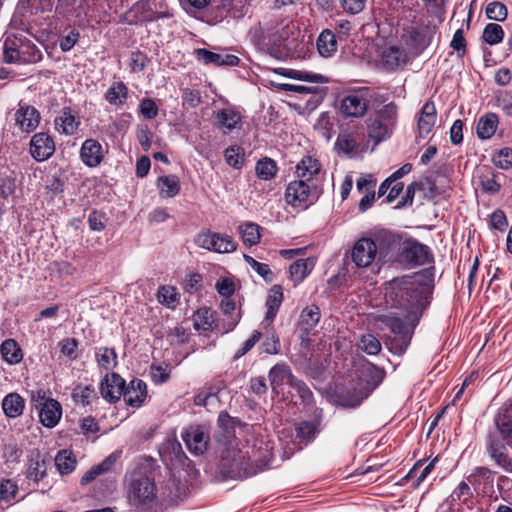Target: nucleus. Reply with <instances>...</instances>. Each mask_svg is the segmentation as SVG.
I'll use <instances>...</instances> for the list:
<instances>
[{
    "mask_svg": "<svg viewBox=\"0 0 512 512\" xmlns=\"http://www.w3.org/2000/svg\"><path fill=\"white\" fill-rule=\"evenodd\" d=\"M217 422L220 428L217 441L221 451L219 470L225 478L244 479L257 474L268 465V449L264 454L257 455L259 451L255 449L249 452L239 448L233 432L235 420L228 413L221 412Z\"/></svg>",
    "mask_w": 512,
    "mask_h": 512,
    "instance_id": "nucleus-1",
    "label": "nucleus"
},
{
    "mask_svg": "<svg viewBox=\"0 0 512 512\" xmlns=\"http://www.w3.org/2000/svg\"><path fill=\"white\" fill-rule=\"evenodd\" d=\"M424 288L413 276L395 278L385 286V301L403 311V317L414 324L423 309Z\"/></svg>",
    "mask_w": 512,
    "mask_h": 512,
    "instance_id": "nucleus-2",
    "label": "nucleus"
},
{
    "mask_svg": "<svg viewBox=\"0 0 512 512\" xmlns=\"http://www.w3.org/2000/svg\"><path fill=\"white\" fill-rule=\"evenodd\" d=\"M385 370L368 362L361 366L356 383L335 396V403L346 408H355L366 399L385 378Z\"/></svg>",
    "mask_w": 512,
    "mask_h": 512,
    "instance_id": "nucleus-3",
    "label": "nucleus"
},
{
    "mask_svg": "<svg viewBox=\"0 0 512 512\" xmlns=\"http://www.w3.org/2000/svg\"><path fill=\"white\" fill-rule=\"evenodd\" d=\"M383 243L386 244L390 261H397L411 267L421 266L432 260L429 248L415 239L409 238L401 242L394 234L386 233L383 235Z\"/></svg>",
    "mask_w": 512,
    "mask_h": 512,
    "instance_id": "nucleus-4",
    "label": "nucleus"
},
{
    "mask_svg": "<svg viewBox=\"0 0 512 512\" xmlns=\"http://www.w3.org/2000/svg\"><path fill=\"white\" fill-rule=\"evenodd\" d=\"M397 119L398 107L393 102L371 113L365 120L368 142L373 141L374 146H376L389 139L394 131Z\"/></svg>",
    "mask_w": 512,
    "mask_h": 512,
    "instance_id": "nucleus-5",
    "label": "nucleus"
},
{
    "mask_svg": "<svg viewBox=\"0 0 512 512\" xmlns=\"http://www.w3.org/2000/svg\"><path fill=\"white\" fill-rule=\"evenodd\" d=\"M371 98L367 87L348 90L340 98L339 114L345 119H362L368 112Z\"/></svg>",
    "mask_w": 512,
    "mask_h": 512,
    "instance_id": "nucleus-6",
    "label": "nucleus"
},
{
    "mask_svg": "<svg viewBox=\"0 0 512 512\" xmlns=\"http://www.w3.org/2000/svg\"><path fill=\"white\" fill-rule=\"evenodd\" d=\"M127 498L131 506L146 510L156 503L157 487L147 476H133L128 484Z\"/></svg>",
    "mask_w": 512,
    "mask_h": 512,
    "instance_id": "nucleus-7",
    "label": "nucleus"
},
{
    "mask_svg": "<svg viewBox=\"0 0 512 512\" xmlns=\"http://www.w3.org/2000/svg\"><path fill=\"white\" fill-rule=\"evenodd\" d=\"M377 256L379 261L382 262H388L392 259L386 244L383 243V237L379 245L370 238H360L355 242L351 252L352 261L360 268L369 267Z\"/></svg>",
    "mask_w": 512,
    "mask_h": 512,
    "instance_id": "nucleus-8",
    "label": "nucleus"
},
{
    "mask_svg": "<svg viewBox=\"0 0 512 512\" xmlns=\"http://www.w3.org/2000/svg\"><path fill=\"white\" fill-rule=\"evenodd\" d=\"M316 198V185L299 179L291 181L285 190L286 203L295 209H307Z\"/></svg>",
    "mask_w": 512,
    "mask_h": 512,
    "instance_id": "nucleus-9",
    "label": "nucleus"
},
{
    "mask_svg": "<svg viewBox=\"0 0 512 512\" xmlns=\"http://www.w3.org/2000/svg\"><path fill=\"white\" fill-rule=\"evenodd\" d=\"M435 32L436 27L430 21L420 18L407 30L406 44L418 55L430 45Z\"/></svg>",
    "mask_w": 512,
    "mask_h": 512,
    "instance_id": "nucleus-10",
    "label": "nucleus"
},
{
    "mask_svg": "<svg viewBox=\"0 0 512 512\" xmlns=\"http://www.w3.org/2000/svg\"><path fill=\"white\" fill-rule=\"evenodd\" d=\"M195 242L199 247L217 253H230L237 248V243L231 236L220 233L202 232L198 234Z\"/></svg>",
    "mask_w": 512,
    "mask_h": 512,
    "instance_id": "nucleus-11",
    "label": "nucleus"
},
{
    "mask_svg": "<svg viewBox=\"0 0 512 512\" xmlns=\"http://www.w3.org/2000/svg\"><path fill=\"white\" fill-rule=\"evenodd\" d=\"M289 28V24H287L281 30L272 31L270 28L259 24L249 30L248 37L254 45L259 47L269 44L278 45L281 41L288 38Z\"/></svg>",
    "mask_w": 512,
    "mask_h": 512,
    "instance_id": "nucleus-12",
    "label": "nucleus"
},
{
    "mask_svg": "<svg viewBox=\"0 0 512 512\" xmlns=\"http://www.w3.org/2000/svg\"><path fill=\"white\" fill-rule=\"evenodd\" d=\"M377 321L383 323L387 326L392 333L395 335H399L402 345L407 347L409 344L413 327L416 325L418 321H415L412 324L405 318V321L395 315L394 313L380 314L377 316Z\"/></svg>",
    "mask_w": 512,
    "mask_h": 512,
    "instance_id": "nucleus-13",
    "label": "nucleus"
},
{
    "mask_svg": "<svg viewBox=\"0 0 512 512\" xmlns=\"http://www.w3.org/2000/svg\"><path fill=\"white\" fill-rule=\"evenodd\" d=\"M187 449L194 455H202L208 449L210 436L203 426H190L182 434Z\"/></svg>",
    "mask_w": 512,
    "mask_h": 512,
    "instance_id": "nucleus-14",
    "label": "nucleus"
},
{
    "mask_svg": "<svg viewBox=\"0 0 512 512\" xmlns=\"http://www.w3.org/2000/svg\"><path fill=\"white\" fill-rule=\"evenodd\" d=\"M368 140L363 133L342 132L338 135L335 146L346 155H356L368 148Z\"/></svg>",
    "mask_w": 512,
    "mask_h": 512,
    "instance_id": "nucleus-15",
    "label": "nucleus"
},
{
    "mask_svg": "<svg viewBox=\"0 0 512 512\" xmlns=\"http://www.w3.org/2000/svg\"><path fill=\"white\" fill-rule=\"evenodd\" d=\"M30 154L38 162L49 159L55 152V142L48 133H35L30 140Z\"/></svg>",
    "mask_w": 512,
    "mask_h": 512,
    "instance_id": "nucleus-16",
    "label": "nucleus"
},
{
    "mask_svg": "<svg viewBox=\"0 0 512 512\" xmlns=\"http://www.w3.org/2000/svg\"><path fill=\"white\" fill-rule=\"evenodd\" d=\"M39 111L28 104L20 103L14 113L15 125L25 133L33 132L40 123Z\"/></svg>",
    "mask_w": 512,
    "mask_h": 512,
    "instance_id": "nucleus-17",
    "label": "nucleus"
},
{
    "mask_svg": "<svg viewBox=\"0 0 512 512\" xmlns=\"http://www.w3.org/2000/svg\"><path fill=\"white\" fill-rule=\"evenodd\" d=\"M215 125L224 133L241 127L242 115L239 111L228 107L214 112Z\"/></svg>",
    "mask_w": 512,
    "mask_h": 512,
    "instance_id": "nucleus-18",
    "label": "nucleus"
},
{
    "mask_svg": "<svg viewBox=\"0 0 512 512\" xmlns=\"http://www.w3.org/2000/svg\"><path fill=\"white\" fill-rule=\"evenodd\" d=\"M125 389V381L118 374L106 376L100 385V393L104 399L109 402H116L123 396Z\"/></svg>",
    "mask_w": 512,
    "mask_h": 512,
    "instance_id": "nucleus-19",
    "label": "nucleus"
},
{
    "mask_svg": "<svg viewBox=\"0 0 512 512\" xmlns=\"http://www.w3.org/2000/svg\"><path fill=\"white\" fill-rule=\"evenodd\" d=\"M80 158L88 167H97L104 158L103 147L95 139H86L80 149Z\"/></svg>",
    "mask_w": 512,
    "mask_h": 512,
    "instance_id": "nucleus-20",
    "label": "nucleus"
},
{
    "mask_svg": "<svg viewBox=\"0 0 512 512\" xmlns=\"http://www.w3.org/2000/svg\"><path fill=\"white\" fill-rule=\"evenodd\" d=\"M195 57L203 64L214 66H237L240 61L236 55L219 54L203 48L195 50Z\"/></svg>",
    "mask_w": 512,
    "mask_h": 512,
    "instance_id": "nucleus-21",
    "label": "nucleus"
},
{
    "mask_svg": "<svg viewBox=\"0 0 512 512\" xmlns=\"http://www.w3.org/2000/svg\"><path fill=\"white\" fill-rule=\"evenodd\" d=\"M467 481L476 491L486 494L493 489L494 472L486 467H477L467 477Z\"/></svg>",
    "mask_w": 512,
    "mask_h": 512,
    "instance_id": "nucleus-22",
    "label": "nucleus"
},
{
    "mask_svg": "<svg viewBox=\"0 0 512 512\" xmlns=\"http://www.w3.org/2000/svg\"><path fill=\"white\" fill-rule=\"evenodd\" d=\"M54 124L59 133L74 135L80 126V119L70 108H63L55 118Z\"/></svg>",
    "mask_w": 512,
    "mask_h": 512,
    "instance_id": "nucleus-23",
    "label": "nucleus"
},
{
    "mask_svg": "<svg viewBox=\"0 0 512 512\" xmlns=\"http://www.w3.org/2000/svg\"><path fill=\"white\" fill-rule=\"evenodd\" d=\"M25 38L22 32L6 34L3 43V58L6 63H17Z\"/></svg>",
    "mask_w": 512,
    "mask_h": 512,
    "instance_id": "nucleus-24",
    "label": "nucleus"
},
{
    "mask_svg": "<svg viewBox=\"0 0 512 512\" xmlns=\"http://www.w3.org/2000/svg\"><path fill=\"white\" fill-rule=\"evenodd\" d=\"M320 171L321 164L318 159L307 155L297 163L295 175L303 182L313 183L314 178L320 173Z\"/></svg>",
    "mask_w": 512,
    "mask_h": 512,
    "instance_id": "nucleus-25",
    "label": "nucleus"
},
{
    "mask_svg": "<svg viewBox=\"0 0 512 512\" xmlns=\"http://www.w3.org/2000/svg\"><path fill=\"white\" fill-rule=\"evenodd\" d=\"M147 395L146 383L140 379H134L127 388L124 389V401L132 407H139L144 402Z\"/></svg>",
    "mask_w": 512,
    "mask_h": 512,
    "instance_id": "nucleus-26",
    "label": "nucleus"
},
{
    "mask_svg": "<svg viewBox=\"0 0 512 512\" xmlns=\"http://www.w3.org/2000/svg\"><path fill=\"white\" fill-rule=\"evenodd\" d=\"M61 416L62 407L60 403L54 399L47 400L39 412L41 423L48 428L55 427L60 421Z\"/></svg>",
    "mask_w": 512,
    "mask_h": 512,
    "instance_id": "nucleus-27",
    "label": "nucleus"
},
{
    "mask_svg": "<svg viewBox=\"0 0 512 512\" xmlns=\"http://www.w3.org/2000/svg\"><path fill=\"white\" fill-rule=\"evenodd\" d=\"M436 118L435 105L432 102H426L418 118V134L421 138H426L431 133L435 126Z\"/></svg>",
    "mask_w": 512,
    "mask_h": 512,
    "instance_id": "nucleus-28",
    "label": "nucleus"
},
{
    "mask_svg": "<svg viewBox=\"0 0 512 512\" xmlns=\"http://www.w3.org/2000/svg\"><path fill=\"white\" fill-rule=\"evenodd\" d=\"M283 301V289L280 285H273L266 300L267 312L262 322L264 326H269L274 321V318Z\"/></svg>",
    "mask_w": 512,
    "mask_h": 512,
    "instance_id": "nucleus-29",
    "label": "nucleus"
},
{
    "mask_svg": "<svg viewBox=\"0 0 512 512\" xmlns=\"http://www.w3.org/2000/svg\"><path fill=\"white\" fill-rule=\"evenodd\" d=\"M407 62V55L404 50L396 46L385 48L381 54V63L388 70H395Z\"/></svg>",
    "mask_w": 512,
    "mask_h": 512,
    "instance_id": "nucleus-30",
    "label": "nucleus"
},
{
    "mask_svg": "<svg viewBox=\"0 0 512 512\" xmlns=\"http://www.w3.org/2000/svg\"><path fill=\"white\" fill-rule=\"evenodd\" d=\"M473 502V492L470 488L469 482L461 481L457 487L452 491L447 498V503L450 507L465 505L471 508Z\"/></svg>",
    "mask_w": 512,
    "mask_h": 512,
    "instance_id": "nucleus-31",
    "label": "nucleus"
},
{
    "mask_svg": "<svg viewBox=\"0 0 512 512\" xmlns=\"http://www.w3.org/2000/svg\"><path fill=\"white\" fill-rule=\"evenodd\" d=\"M294 375L288 365L281 363L274 365L269 371L270 385L276 394L279 393L278 388L284 384H290Z\"/></svg>",
    "mask_w": 512,
    "mask_h": 512,
    "instance_id": "nucleus-32",
    "label": "nucleus"
},
{
    "mask_svg": "<svg viewBox=\"0 0 512 512\" xmlns=\"http://www.w3.org/2000/svg\"><path fill=\"white\" fill-rule=\"evenodd\" d=\"M25 408V400L18 393H9L2 400V410L9 418H17L22 415Z\"/></svg>",
    "mask_w": 512,
    "mask_h": 512,
    "instance_id": "nucleus-33",
    "label": "nucleus"
},
{
    "mask_svg": "<svg viewBox=\"0 0 512 512\" xmlns=\"http://www.w3.org/2000/svg\"><path fill=\"white\" fill-rule=\"evenodd\" d=\"M159 195L162 198H173L180 192V181L176 175H164L157 179Z\"/></svg>",
    "mask_w": 512,
    "mask_h": 512,
    "instance_id": "nucleus-34",
    "label": "nucleus"
},
{
    "mask_svg": "<svg viewBox=\"0 0 512 512\" xmlns=\"http://www.w3.org/2000/svg\"><path fill=\"white\" fill-rule=\"evenodd\" d=\"M128 88L122 81H115L105 93V100L113 106L124 105L128 98Z\"/></svg>",
    "mask_w": 512,
    "mask_h": 512,
    "instance_id": "nucleus-35",
    "label": "nucleus"
},
{
    "mask_svg": "<svg viewBox=\"0 0 512 512\" xmlns=\"http://www.w3.org/2000/svg\"><path fill=\"white\" fill-rule=\"evenodd\" d=\"M317 49L322 57H331L337 51L335 34L329 30H323L317 39Z\"/></svg>",
    "mask_w": 512,
    "mask_h": 512,
    "instance_id": "nucleus-36",
    "label": "nucleus"
},
{
    "mask_svg": "<svg viewBox=\"0 0 512 512\" xmlns=\"http://www.w3.org/2000/svg\"><path fill=\"white\" fill-rule=\"evenodd\" d=\"M320 309L316 305H310L304 308L300 314L299 327L308 333L316 327L320 321Z\"/></svg>",
    "mask_w": 512,
    "mask_h": 512,
    "instance_id": "nucleus-37",
    "label": "nucleus"
},
{
    "mask_svg": "<svg viewBox=\"0 0 512 512\" xmlns=\"http://www.w3.org/2000/svg\"><path fill=\"white\" fill-rule=\"evenodd\" d=\"M2 358L11 365L18 364L23 359L22 350L14 339L5 340L0 346Z\"/></svg>",
    "mask_w": 512,
    "mask_h": 512,
    "instance_id": "nucleus-38",
    "label": "nucleus"
},
{
    "mask_svg": "<svg viewBox=\"0 0 512 512\" xmlns=\"http://www.w3.org/2000/svg\"><path fill=\"white\" fill-rule=\"evenodd\" d=\"M498 117L496 114H486L478 120L477 135L481 139H490L496 132Z\"/></svg>",
    "mask_w": 512,
    "mask_h": 512,
    "instance_id": "nucleus-39",
    "label": "nucleus"
},
{
    "mask_svg": "<svg viewBox=\"0 0 512 512\" xmlns=\"http://www.w3.org/2000/svg\"><path fill=\"white\" fill-rule=\"evenodd\" d=\"M495 423L502 436L507 439V444L512 446V409L505 408L499 412Z\"/></svg>",
    "mask_w": 512,
    "mask_h": 512,
    "instance_id": "nucleus-40",
    "label": "nucleus"
},
{
    "mask_svg": "<svg viewBox=\"0 0 512 512\" xmlns=\"http://www.w3.org/2000/svg\"><path fill=\"white\" fill-rule=\"evenodd\" d=\"M47 471V461L40 454L36 453L31 457L27 471V477L35 482L44 478Z\"/></svg>",
    "mask_w": 512,
    "mask_h": 512,
    "instance_id": "nucleus-41",
    "label": "nucleus"
},
{
    "mask_svg": "<svg viewBox=\"0 0 512 512\" xmlns=\"http://www.w3.org/2000/svg\"><path fill=\"white\" fill-rule=\"evenodd\" d=\"M488 451L499 467L508 473H512V460L506 454L504 446L491 442Z\"/></svg>",
    "mask_w": 512,
    "mask_h": 512,
    "instance_id": "nucleus-42",
    "label": "nucleus"
},
{
    "mask_svg": "<svg viewBox=\"0 0 512 512\" xmlns=\"http://www.w3.org/2000/svg\"><path fill=\"white\" fill-rule=\"evenodd\" d=\"M42 59L41 51L35 46V44L25 38L22 48L19 52V60L17 63H37Z\"/></svg>",
    "mask_w": 512,
    "mask_h": 512,
    "instance_id": "nucleus-43",
    "label": "nucleus"
},
{
    "mask_svg": "<svg viewBox=\"0 0 512 512\" xmlns=\"http://www.w3.org/2000/svg\"><path fill=\"white\" fill-rule=\"evenodd\" d=\"M260 229L261 227L258 224L252 222L244 223L238 228L243 243L247 246L259 243L261 239Z\"/></svg>",
    "mask_w": 512,
    "mask_h": 512,
    "instance_id": "nucleus-44",
    "label": "nucleus"
},
{
    "mask_svg": "<svg viewBox=\"0 0 512 512\" xmlns=\"http://www.w3.org/2000/svg\"><path fill=\"white\" fill-rule=\"evenodd\" d=\"M313 266L314 261L312 259L297 260L289 268L291 278L295 283H300L311 272Z\"/></svg>",
    "mask_w": 512,
    "mask_h": 512,
    "instance_id": "nucleus-45",
    "label": "nucleus"
},
{
    "mask_svg": "<svg viewBox=\"0 0 512 512\" xmlns=\"http://www.w3.org/2000/svg\"><path fill=\"white\" fill-rule=\"evenodd\" d=\"M213 323V313L208 308H200L193 315V324L197 331H209L212 329Z\"/></svg>",
    "mask_w": 512,
    "mask_h": 512,
    "instance_id": "nucleus-46",
    "label": "nucleus"
},
{
    "mask_svg": "<svg viewBox=\"0 0 512 512\" xmlns=\"http://www.w3.org/2000/svg\"><path fill=\"white\" fill-rule=\"evenodd\" d=\"M278 171V167L276 162L271 158H263L260 159L255 166V172L259 179L261 180H271L273 179Z\"/></svg>",
    "mask_w": 512,
    "mask_h": 512,
    "instance_id": "nucleus-47",
    "label": "nucleus"
},
{
    "mask_svg": "<svg viewBox=\"0 0 512 512\" xmlns=\"http://www.w3.org/2000/svg\"><path fill=\"white\" fill-rule=\"evenodd\" d=\"M72 398L76 404L86 406L97 398V393L92 386L77 385L72 391Z\"/></svg>",
    "mask_w": 512,
    "mask_h": 512,
    "instance_id": "nucleus-48",
    "label": "nucleus"
},
{
    "mask_svg": "<svg viewBox=\"0 0 512 512\" xmlns=\"http://www.w3.org/2000/svg\"><path fill=\"white\" fill-rule=\"evenodd\" d=\"M221 388L222 382L220 380H218L217 383L205 384L195 395L194 404L197 406H206L209 398L215 396Z\"/></svg>",
    "mask_w": 512,
    "mask_h": 512,
    "instance_id": "nucleus-49",
    "label": "nucleus"
},
{
    "mask_svg": "<svg viewBox=\"0 0 512 512\" xmlns=\"http://www.w3.org/2000/svg\"><path fill=\"white\" fill-rule=\"evenodd\" d=\"M96 360L101 368L109 370L116 366L117 354L114 349L101 347L96 352Z\"/></svg>",
    "mask_w": 512,
    "mask_h": 512,
    "instance_id": "nucleus-50",
    "label": "nucleus"
},
{
    "mask_svg": "<svg viewBox=\"0 0 512 512\" xmlns=\"http://www.w3.org/2000/svg\"><path fill=\"white\" fill-rule=\"evenodd\" d=\"M157 300L168 308H174L179 302V294L172 286H161L157 292Z\"/></svg>",
    "mask_w": 512,
    "mask_h": 512,
    "instance_id": "nucleus-51",
    "label": "nucleus"
},
{
    "mask_svg": "<svg viewBox=\"0 0 512 512\" xmlns=\"http://www.w3.org/2000/svg\"><path fill=\"white\" fill-rule=\"evenodd\" d=\"M55 465L61 474H69L75 469L76 460L70 452L62 450L55 457Z\"/></svg>",
    "mask_w": 512,
    "mask_h": 512,
    "instance_id": "nucleus-52",
    "label": "nucleus"
},
{
    "mask_svg": "<svg viewBox=\"0 0 512 512\" xmlns=\"http://www.w3.org/2000/svg\"><path fill=\"white\" fill-rule=\"evenodd\" d=\"M482 37L486 43L495 45L502 41L504 37V31L499 24L490 23L487 24L484 28Z\"/></svg>",
    "mask_w": 512,
    "mask_h": 512,
    "instance_id": "nucleus-53",
    "label": "nucleus"
},
{
    "mask_svg": "<svg viewBox=\"0 0 512 512\" xmlns=\"http://www.w3.org/2000/svg\"><path fill=\"white\" fill-rule=\"evenodd\" d=\"M358 348L369 355H377L381 351V343L374 335L365 334L361 337Z\"/></svg>",
    "mask_w": 512,
    "mask_h": 512,
    "instance_id": "nucleus-54",
    "label": "nucleus"
},
{
    "mask_svg": "<svg viewBox=\"0 0 512 512\" xmlns=\"http://www.w3.org/2000/svg\"><path fill=\"white\" fill-rule=\"evenodd\" d=\"M245 261L250 265V267L260 275L266 282H272L274 275L269 266L265 263H261L256 261L253 257L245 255Z\"/></svg>",
    "mask_w": 512,
    "mask_h": 512,
    "instance_id": "nucleus-55",
    "label": "nucleus"
},
{
    "mask_svg": "<svg viewBox=\"0 0 512 512\" xmlns=\"http://www.w3.org/2000/svg\"><path fill=\"white\" fill-rule=\"evenodd\" d=\"M297 437L303 441H311L318 432L317 425L308 421H302L296 425Z\"/></svg>",
    "mask_w": 512,
    "mask_h": 512,
    "instance_id": "nucleus-56",
    "label": "nucleus"
},
{
    "mask_svg": "<svg viewBox=\"0 0 512 512\" xmlns=\"http://www.w3.org/2000/svg\"><path fill=\"white\" fill-rule=\"evenodd\" d=\"M486 15L489 19L504 21L507 17V8L500 2H492L486 7Z\"/></svg>",
    "mask_w": 512,
    "mask_h": 512,
    "instance_id": "nucleus-57",
    "label": "nucleus"
},
{
    "mask_svg": "<svg viewBox=\"0 0 512 512\" xmlns=\"http://www.w3.org/2000/svg\"><path fill=\"white\" fill-rule=\"evenodd\" d=\"M170 373L171 367L168 364L152 365L150 369L152 380L156 384L165 383L169 379Z\"/></svg>",
    "mask_w": 512,
    "mask_h": 512,
    "instance_id": "nucleus-58",
    "label": "nucleus"
},
{
    "mask_svg": "<svg viewBox=\"0 0 512 512\" xmlns=\"http://www.w3.org/2000/svg\"><path fill=\"white\" fill-rule=\"evenodd\" d=\"M290 77L296 80L300 81H307L311 83H327L328 79L321 75V74H315L310 73L307 71H301V70H292L290 72Z\"/></svg>",
    "mask_w": 512,
    "mask_h": 512,
    "instance_id": "nucleus-59",
    "label": "nucleus"
},
{
    "mask_svg": "<svg viewBox=\"0 0 512 512\" xmlns=\"http://www.w3.org/2000/svg\"><path fill=\"white\" fill-rule=\"evenodd\" d=\"M18 487L12 480H2L0 481V503H7L12 500L16 493Z\"/></svg>",
    "mask_w": 512,
    "mask_h": 512,
    "instance_id": "nucleus-60",
    "label": "nucleus"
},
{
    "mask_svg": "<svg viewBox=\"0 0 512 512\" xmlns=\"http://www.w3.org/2000/svg\"><path fill=\"white\" fill-rule=\"evenodd\" d=\"M140 114L148 120L154 119L158 115V106L151 98H143L139 104Z\"/></svg>",
    "mask_w": 512,
    "mask_h": 512,
    "instance_id": "nucleus-61",
    "label": "nucleus"
},
{
    "mask_svg": "<svg viewBox=\"0 0 512 512\" xmlns=\"http://www.w3.org/2000/svg\"><path fill=\"white\" fill-rule=\"evenodd\" d=\"M225 159L230 166L240 168L244 160L242 149L239 146L227 148L225 150Z\"/></svg>",
    "mask_w": 512,
    "mask_h": 512,
    "instance_id": "nucleus-62",
    "label": "nucleus"
},
{
    "mask_svg": "<svg viewBox=\"0 0 512 512\" xmlns=\"http://www.w3.org/2000/svg\"><path fill=\"white\" fill-rule=\"evenodd\" d=\"M343 11L349 15L361 13L366 6V0H339Z\"/></svg>",
    "mask_w": 512,
    "mask_h": 512,
    "instance_id": "nucleus-63",
    "label": "nucleus"
},
{
    "mask_svg": "<svg viewBox=\"0 0 512 512\" xmlns=\"http://www.w3.org/2000/svg\"><path fill=\"white\" fill-rule=\"evenodd\" d=\"M494 164L501 169L512 167V149L503 148L494 157Z\"/></svg>",
    "mask_w": 512,
    "mask_h": 512,
    "instance_id": "nucleus-64",
    "label": "nucleus"
}]
</instances>
